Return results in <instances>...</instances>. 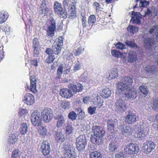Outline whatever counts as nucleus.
Listing matches in <instances>:
<instances>
[{
  "mask_svg": "<svg viewBox=\"0 0 158 158\" xmlns=\"http://www.w3.org/2000/svg\"><path fill=\"white\" fill-rule=\"evenodd\" d=\"M8 14L7 12H4L0 13V24L3 23L6 21L8 17Z\"/></svg>",
  "mask_w": 158,
  "mask_h": 158,
  "instance_id": "nucleus-41",
  "label": "nucleus"
},
{
  "mask_svg": "<svg viewBox=\"0 0 158 158\" xmlns=\"http://www.w3.org/2000/svg\"><path fill=\"white\" fill-rule=\"evenodd\" d=\"M28 127L27 125L25 123H23L20 126V131L22 135L26 134L27 131Z\"/></svg>",
  "mask_w": 158,
  "mask_h": 158,
  "instance_id": "nucleus-40",
  "label": "nucleus"
},
{
  "mask_svg": "<svg viewBox=\"0 0 158 158\" xmlns=\"http://www.w3.org/2000/svg\"><path fill=\"white\" fill-rule=\"evenodd\" d=\"M94 104L99 107L102 106L103 105V101L99 96H96V98L93 100Z\"/></svg>",
  "mask_w": 158,
  "mask_h": 158,
  "instance_id": "nucleus-28",
  "label": "nucleus"
},
{
  "mask_svg": "<svg viewBox=\"0 0 158 158\" xmlns=\"http://www.w3.org/2000/svg\"><path fill=\"white\" fill-rule=\"evenodd\" d=\"M93 6L95 10L96 13L100 11V5L97 2H95L93 3Z\"/></svg>",
  "mask_w": 158,
  "mask_h": 158,
  "instance_id": "nucleus-51",
  "label": "nucleus"
},
{
  "mask_svg": "<svg viewBox=\"0 0 158 158\" xmlns=\"http://www.w3.org/2000/svg\"><path fill=\"white\" fill-rule=\"evenodd\" d=\"M63 45L62 42H59L57 44L54 45L52 47V49L55 56L57 57V55L60 52L61 47Z\"/></svg>",
  "mask_w": 158,
  "mask_h": 158,
  "instance_id": "nucleus-23",
  "label": "nucleus"
},
{
  "mask_svg": "<svg viewBox=\"0 0 158 158\" xmlns=\"http://www.w3.org/2000/svg\"><path fill=\"white\" fill-rule=\"evenodd\" d=\"M39 43L38 40L35 38L33 40V48L34 56L37 57L39 54Z\"/></svg>",
  "mask_w": 158,
  "mask_h": 158,
  "instance_id": "nucleus-20",
  "label": "nucleus"
},
{
  "mask_svg": "<svg viewBox=\"0 0 158 158\" xmlns=\"http://www.w3.org/2000/svg\"><path fill=\"white\" fill-rule=\"evenodd\" d=\"M90 158H102V155L101 153L98 151H94L89 154Z\"/></svg>",
  "mask_w": 158,
  "mask_h": 158,
  "instance_id": "nucleus-37",
  "label": "nucleus"
},
{
  "mask_svg": "<svg viewBox=\"0 0 158 158\" xmlns=\"http://www.w3.org/2000/svg\"><path fill=\"white\" fill-rule=\"evenodd\" d=\"M148 32L150 34L155 35L156 39L158 40V25L152 26Z\"/></svg>",
  "mask_w": 158,
  "mask_h": 158,
  "instance_id": "nucleus-26",
  "label": "nucleus"
},
{
  "mask_svg": "<svg viewBox=\"0 0 158 158\" xmlns=\"http://www.w3.org/2000/svg\"><path fill=\"white\" fill-rule=\"evenodd\" d=\"M74 131V128L72 125L67 124L65 129V134L67 135H72Z\"/></svg>",
  "mask_w": 158,
  "mask_h": 158,
  "instance_id": "nucleus-34",
  "label": "nucleus"
},
{
  "mask_svg": "<svg viewBox=\"0 0 158 158\" xmlns=\"http://www.w3.org/2000/svg\"><path fill=\"white\" fill-rule=\"evenodd\" d=\"M137 119V116L135 114L129 113L125 117V121L129 124H132L136 122Z\"/></svg>",
  "mask_w": 158,
  "mask_h": 158,
  "instance_id": "nucleus-18",
  "label": "nucleus"
},
{
  "mask_svg": "<svg viewBox=\"0 0 158 158\" xmlns=\"http://www.w3.org/2000/svg\"><path fill=\"white\" fill-rule=\"evenodd\" d=\"M21 152L18 150H15L12 152L11 156L12 158H20Z\"/></svg>",
  "mask_w": 158,
  "mask_h": 158,
  "instance_id": "nucleus-46",
  "label": "nucleus"
},
{
  "mask_svg": "<svg viewBox=\"0 0 158 158\" xmlns=\"http://www.w3.org/2000/svg\"><path fill=\"white\" fill-rule=\"evenodd\" d=\"M23 101L27 105H31L35 102V100L34 96L32 94L28 93L24 95Z\"/></svg>",
  "mask_w": 158,
  "mask_h": 158,
  "instance_id": "nucleus-15",
  "label": "nucleus"
},
{
  "mask_svg": "<svg viewBox=\"0 0 158 158\" xmlns=\"http://www.w3.org/2000/svg\"><path fill=\"white\" fill-rule=\"evenodd\" d=\"M136 59V56L135 53L134 52H130L128 55V61L130 62H134Z\"/></svg>",
  "mask_w": 158,
  "mask_h": 158,
  "instance_id": "nucleus-39",
  "label": "nucleus"
},
{
  "mask_svg": "<svg viewBox=\"0 0 158 158\" xmlns=\"http://www.w3.org/2000/svg\"><path fill=\"white\" fill-rule=\"evenodd\" d=\"M92 132L93 135L91 138V142L98 145L102 144L103 140L101 138L105 133V131L102 128L96 126L93 127Z\"/></svg>",
  "mask_w": 158,
  "mask_h": 158,
  "instance_id": "nucleus-2",
  "label": "nucleus"
},
{
  "mask_svg": "<svg viewBox=\"0 0 158 158\" xmlns=\"http://www.w3.org/2000/svg\"><path fill=\"white\" fill-rule=\"evenodd\" d=\"M152 108L155 110H158V98H156L154 101Z\"/></svg>",
  "mask_w": 158,
  "mask_h": 158,
  "instance_id": "nucleus-56",
  "label": "nucleus"
},
{
  "mask_svg": "<svg viewBox=\"0 0 158 158\" xmlns=\"http://www.w3.org/2000/svg\"><path fill=\"white\" fill-rule=\"evenodd\" d=\"M41 116L42 120L44 123H49L53 118V112L50 108H45L41 111Z\"/></svg>",
  "mask_w": 158,
  "mask_h": 158,
  "instance_id": "nucleus-4",
  "label": "nucleus"
},
{
  "mask_svg": "<svg viewBox=\"0 0 158 158\" xmlns=\"http://www.w3.org/2000/svg\"><path fill=\"white\" fill-rule=\"evenodd\" d=\"M65 55H66V58L67 60H71L73 58V54L69 52H67Z\"/></svg>",
  "mask_w": 158,
  "mask_h": 158,
  "instance_id": "nucleus-61",
  "label": "nucleus"
},
{
  "mask_svg": "<svg viewBox=\"0 0 158 158\" xmlns=\"http://www.w3.org/2000/svg\"><path fill=\"white\" fill-rule=\"evenodd\" d=\"M84 50V48H83L81 47H80L76 50L75 52V55L77 56L79 55Z\"/></svg>",
  "mask_w": 158,
  "mask_h": 158,
  "instance_id": "nucleus-60",
  "label": "nucleus"
},
{
  "mask_svg": "<svg viewBox=\"0 0 158 158\" xmlns=\"http://www.w3.org/2000/svg\"><path fill=\"white\" fill-rule=\"evenodd\" d=\"M55 12L61 18H65L67 17V14L65 8H63L62 7L60 8L59 10H56Z\"/></svg>",
  "mask_w": 158,
  "mask_h": 158,
  "instance_id": "nucleus-29",
  "label": "nucleus"
},
{
  "mask_svg": "<svg viewBox=\"0 0 158 158\" xmlns=\"http://www.w3.org/2000/svg\"><path fill=\"white\" fill-rule=\"evenodd\" d=\"M45 8L42 9V13L44 14V15L47 16H50L52 13V10L49 7V6L44 7Z\"/></svg>",
  "mask_w": 158,
  "mask_h": 158,
  "instance_id": "nucleus-43",
  "label": "nucleus"
},
{
  "mask_svg": "<svg viewBox=\"0 0 158 158\" xmlns=\"http://www.w3.org/2000/svg\"><path fill=\"white\" fill-rule=\"evenodd\" d=\"M139 89L140 91L144 95H146L148 94V90L146 86L142 85L139 87Z\"/></svg>",
  "mask_w": 158,
  "mask_h": 158,
  "instance_id": "nucleus-45",
  "label": "nucleus"
},
{
  "mask_svg": "<svg viewBox=\"0 0 158 158\" xmlns=\"http://www.w3.org/2000/svg\"><path fill=\"white\" fill-rule=\"evenodd\" d=\"M111 92L109 89L106 88L102 90L101 96L103 98H107L111 95Z\"/></svg>",
  "mask_w": 158,
  "mask_h": 158,
  "instance_id": "nucleus-31",
  "label": "nucleus"
},
{
  "mask_svg": "<svg viewBox=\"0 0 158 158\" xmlns=\"http://www.w3.org/2000/svg\"><path fill=\"white\" fill-rule=\"evenodd\" d=\"M70 15L69 17L70 19H73L76 18V13L75 11V7L74 6H69L68 7Z\"/></svg>",
  "mask_w": 158,
  "mask_h": 158,
  "instance_id": "nucleus-30",
  "label": "nucleus"
},
{
  "mask_svg": "<svg viewBox=\"0 0 158 158\" xmlns=\"http://www.w3.org/2000/svg\"><path fill=\"white\" fill-rule=\"evenodd\" d=\"M60 94L62 97L67 98H70L73 95L71 91L67 88L61 89L60 91Z\"/></svg>",
  "mask_w": 158,
  "mask_h": 158,
  "instance_id": "nucleus-19",
  "label": "nucleus"
},
{
  "mask_svg": "<svg viewBox=\"0 0 158 158\" xmlns=\"http://www.w3.org/2000/svg\"><path fill=\"white\" fill-rule=\"evenodd\" d=\"M55 137L56 140L58 143L62 142L65 140L64 135L61 132H56Z\"/></svg>",
  "mask_w": 158,
  "mask_h": 158,
  "instance_id": "nucleus-27",
  "label": "nucleus"
},
{
  "mask_svg": "<svg viewBox=\"0 0 158 158\" xmlns=\"http://www.w3.org/2000/svg\"><path fill=\"white\" fill-rule=\"evenodd\" d=\"M127 30L128 31L133 35L135 33L138 31V28L135 26L129 25L127 28Z\"/></svg>",
  "mask_w": 158,
  "mask_h": 158,
  "instance_id": "nucleus-42",
  "label": "nucleus"
},
{
  "mask_svg": "<svg viewBox=\"0 0 158 158\" xmlns=\"http://www.w3.org/2000/svg\"><path fill=\"white\" fill-rule=\"evenodd\" d=\"M115 46L116 48L120 50H123L126 48L125 45L120 42H118L115 44Z\"/></svg>",
  "mask_w": 158,
  "mask_h": 158,
  "instance_id": "nucleus-49",
  "label": "nucleus"
},
{
  "mask_svg": "<svg viewBox=\"0 0 158 158\" xmlns=\"http://www.w3.org/2000/svg\"><path fill=\"white\" fill-rule=\"evenodd\" d=\"M63 5L64 8H68L69 6H74L73 3L69 0H64L63 2Z\"/></svg>",
  "mask_w": 158,
  "mask_h": 158,
  "instance_id": "nucleus-47",
  "label": "nucleus"
},
{
  "mask_svg": "<svg viewBox=\"0 0 158 158\" xmlns=\"http://www.w3.org/2000/svg\"><path fill=\"white\" fill-rule=\"evenodd\" d=\"M96 22V18L94 15H90L88 19V22L89 25L92 26Z\"/></svg>",
  "mask_w": 158,
  "mask_h": 158,
  "instance_id": "nucleus-38",
  "label": "nucleus"
},
{
  "mask_svg": "<svg viewBox=\"0 0 158 158\" xmlns=\"http://www.w3.org/2000/svg\"><path fill=\"white\" fill-rule=\"evenodd\" d=\"M156 144L152 141H147L143 144V149L147 154H149L155 148Z\"/></svg>",
  "mask_w": 158,
  "mask_h": 158,
  "instance_id": "nucleus-11",
  "label": "nucleus"
},
{
  "mask_svg": "<svg viewBox=\"0 0 158 158\" xmlns=\"http://www.w3.org/2000/svg\"><path fill=\"white\" fill-rule=\"evenodd\" d=\"M81 65L80 63H77L75 65L73 68V70L76 72L77 71L81 69Z\"/></svg>",
  "mask_w": 158,
  "mask_h": 158,
  "instance_id": "nucleus-64",
  "label": "nucleus"
},
{
  "mask_svg": "<svg viewBox=\"0 0 158 158\" xmlns=\"http://www.w3.org/2000/svg\"><path fill=\"white\" fill-rule=\"evenodd\" d=\"M41 118H40V113L38 111L32 113L31 117V120L32 124L35 126H39L41 122Z\"/></svg>",
  "mask_w": 158,
  "mask_h": 158,
  "instance_id": "nucleus-8",
  "label": "nucleus"
},
{
  "mask_svg": "<svg viewBox=\"0 0 158 158\" xmlns=\"http://www.w3.org/2000/svg\"><path fill=\"white\" fill-rule=\"evenodd\" d=\"M45 52L47 54H48L49 55V56H55L54 55V52H53L52 49H51L50 48H48L46 49Z\"/></svg>",
  "mask_w": 158,
  "mask_h": 158,
  "instance_id": "nucleus-63",
  "label": "nucleus"
},
{
  "mask_svg": "<svg viewBox=\"0 0 158 158\" xmlns=\"http://www.w3.org/2000/svg\"><path fill=\"white\" fill-rule=\"evenodd\" d=\"M124 151L127 154H136L138 152L139 148L138 146L133 143H129L124 148Z\"/></svg>",
  "mask_w": 158,
  "mask_h": 158,
  "instance_id": "nucleus-9",
  "label": "nucleus"
},
{
  "mask_svg": "<svg viewBox=\"0 0 158 158\" xmlns=\"http://www.w3.org/2000/svg\"><path fill=\"white\" fill-rule=\"evenodd\" d=\"M68 87L73 92H77L82 90L83 86L80 83L73 82L70 83L68 84Z\"/></svg>",
  "mask_w": 158,
  "mask_h": 158,
  "instance_id": "nucleus-13",
  "label": "nucleus"
},
{
  "mask_svg": "<svg viewBox=\"0 0 158 158\" xmlns=\"http://www.w3.org/2000/svg\"><path fill=\"white\" fill-rule=\"evenodd\" d=\"M40 149L43 155L48 156L51 151L50 143L48 141H43L41 144Z\"/></svg>",
  "mask_w": 158,
  "mask_h": 158,
  "instance_id": "nucleus-12",
  "label": "nucleus"
},
{
  "mask_svg": "<svg viewBox=\"0 0 158 158\" xmlns=\"http://www.w3.org/2000/svg\"><path fill=\"white\" fill-rule=\"evenodd\" d=\"M122 134L126 136H128L131 135L132 130L131 128L129 126L125 125H121L119 128Z\"/></svg>",
  "mask_w": 158,
  "mask_h": 158,
  "instance_id": "nucleus-14",
  "label": "nucleus"
},
{
  "mask_svg": "<svg viewBox=\"0 0 158 158\" xmlns=\"http://www.w3.org/2000/svg\"><path fill=\"white\" fill-rule=\"evenodd\" d=\"M149 4V3L148 1L144 0L140 2L139 6L140 7H145L148 5Z\"/></svg>",
  "mask_w": 158,
  "mask_h": 158,
  "instance_id": "nucleus-59",
  "label": "nucleus"
},
{
  "mask_svg": "<svg viewBox=\"0 0 158 158\" xmlns=\"http://www.w3.org/2000/svg\"><path fill=\"white\" fill-rule=\"evenodd\" d=\"M56 57L55 56H49L46 59V62L48 63H50L53 62L54 60L56 58Z\"/></svg>",
  "mask_w": 158,
  "mask_h": 158,
  "instance_id": "nucleus-52",
  "label": "nucleus"
},
{
  "mask_svg": "<svg viewBox=\"0 0 158 158\" xmlns=\"http://www.w3.org/2000/svg\"><path fill=\"white\" fill-rule=\"evenodd\" d=\"M143 46L147 50L153 51L158 49L156 42L152 37H148L144 39Z\"/></svg>",
  "mask_w": 158,
  "mask_h": 158,
  "instance_id": "nucleus-3",
  "label": "nucleus"
},
{
  "mask_svg": "<svg viewBox=\"0 0 158 158\" xmlns=\"http://www.w3.org/2000/svg\"><path fill=\"white\" fill-rule=\"evenodd\" d=\"M136 128L137 129L138 132L137 134V136L138 138L144 139L145 137V133L144 131V127L143 125H138L136 126Z\"/></svg>",
  "mask_w": 158,
  "mask_h": 158,
  "instance_id": "nucleus-21",
  "label": "nucleus"
},
{
  "mask_svg": "<svg viewBox=\"0 0 158 158\" xmlns=\"http://www.w3.org/2000/svg\"><path fill=\"white\" fill-rule=\"evenodd\" d=\"M125 44L128 47H129L131 48L137 47V45L135 43L130 41L127 40L125 42Z\"/></svg>",
  "mask_w": 158,
  "mask_h": 158,
  "instance_id": "nucleus-50",
  "label": "nucleus"
},
{
  "mask_svg": "<svg viewBox=\"0 0 158 158\" xmlns=\"http://www.w3.org/2000/svg\"><path fill=\"white\" fill-rule=\"evenodd\" d=\"M132 17L131 20L133 23L139 24L140 23L141 15L139 12H137L134 11L132 12Z\"/></svg>",
  "mask_w": 158,
  "mask_h": 158,
  "instance_id": "nucleus-17",
  "label": "nucleus"
},
{
  "mask_svg": "<svg viewBox=\"0 0 158 158\" xmlns=\"http://www.w3.org/2000/svg\"><path fill=\"white\" fill-rule=\"evenodd\" d=\"M28 112L26 109H22L20 110L19 112V115L20 116H23L27 114Z\"/></svg>",
  "mask_w": 158,
  "mask_h": 158,
  "instance_id": "nucleus-54",
  "label": "nucleus"
},
{
  "mask_svg": "<svg viewBox=\"0 0 158 158\" xmlns=\"http://www.w3.org/2000/svg\"><path fill=\"white\" fill-rule=\"evenodd\" d=\"M62 7L61 4L60 3L58 2H55L54 5V8L55 11H56L57 10H59L60 8Z\"/></svg>",
  "mask_w": 158,
  "mask_h": 158,
  "instance_id": "nucleus-58",
  "label": "nucleus"
},
{
  "mask_svg": "<svg viewBox=\"0 0 158 158\" xmlns=\"http://www.w3.org/2000/svg\"><path fill=\"white\" fill-rule=\"evenodd\" d=\"M62 108L64 109H69L70 108V102L64 101L62 104Z\"/></svg>",
  "mask_w": 158,
  "mask_h": 158,
  "instance_id": "nucleus-53",
  "label": "nucleus"
},
{
  "mask_svg": "<svg viewBox=\"0 0 158 158\" xmlns=\"http://www.w3.org/2000/svg\"><path fill=\"white\" fill-rule=\"evenodd\" d=\"M31 83L30 86H29L27 84V86L28 89L33 93L37 92V90L36 87V81L35 77H31L30 78Z\"/></svg>",
  "mask_w": 158,
  "mask_h": 158,
  "instance_id": "nucleus-16",
  "label": "nucleus"
},
{
  "mask_svg": "<svg viewBox=\"0 0 158 158\" xmlns=\"http://www.w3.org/2000/svg\"><path fill=\"white\" fill-rule=\"evenodd\" d=\"M17 136L15 134H12L9 136L8 140V143L10 145L14 144L17 140Z\"/></svg>",
  "mask_w": 158,
  "mask_h": 158,
  "instance_id": "nucleus-35",
  "label": "nucleus"
},
{
  "mask_svg": "<svg viewBox=\"0 0 158 158\" xmlns=\"http://www.w3.org/2000/svg\"><path fill=\"white\" fill-rule=\"evenodd\" d=\"M86 139L85 135H80L76 139V145L77 150L79 151L84 150L86 145Z\"/></svg>",
  "mask_w": 158,
  "mask_h": 158,
  "instance_id": "nucleus-5",
  "label": "nucleus"
},
{
  "mask_svg": "<svg viewBox=\"0 0 158 158\" xmlns=\"http://www.w3.org/2000/svg\"><path fill=\"white\" fill-rule=\"evenodd\" d=\"M118 76L117 69L116 68L113 69L109 71L106 75V77L109 80L114 79Z\"/></svg>",
  "mask_w": 158,
  "mask_h": 158,
  "instance_id": "nucleus-22",
  "label": "nucleus"
},
{
  "mask_svg": "<svg viewBox=\"0 0 158 158\" xmlns=\"http://www.w3.org/2000/svg\"><path fill=\"white\" fill-rule=\"evenodd\" d=\"M115 122L112 120H109L107 121V127L109 131L111 133L114 132Z\"/></svg>",
  "mask_w": 158,
  "mask_h": 158,
  "instance_id": "nucleus-33",
  "label": "nucleus"
},
{
  "mask_svg": "<svg viewBox=\"0 0 158 158\" xmlns=\"http://www.w3.org/2000/svg\"><path fill=\"white\" fill-rule=\"evenodd\" d=\"M47 34L50 36H53L54 35V32L56 31V27L55 20L54 19L51 20L49 22L48 25L47 26Z\"/></svg>",
  "mask_w": 158,
  "mask_h": 158,
  "instance_id": "nucleus-10",
  "label": "nucleus"
},
{
  "mask_svg": "<svg viewBox=\"0 0 158 158\" xmlns=\"http://www.w3.org/2000/svg\"><path fill=\"white\" fill-rule=\"evenodd\" d=\"M115 110L118 112H122L126 109V104L124 100L121 98L116 99L114 106Z\"/></svg>",
  "mask_w": 158,
  "mask_h": 158,
  "instance_id": "nucleus-7",
  "label": "nucleus"
},
{
  "mask_svg": "<svg viewBox=\"0 0 158 158\" xmlns=\"http://www.w3.org/2000/svg\"><path fill=\"white\" fill-rule=\"evenodd\" d=\"M96 110V107H92V106H89L88 109V112L89 114H92L95 113Z\"/></svg>",
  "mask_w": 158,
  "mask_h": 158,
  "instance_id": "nucleus-55",
  "label": "nucleus"
},
{
  "mask_svg": "<svg viewBox=\"0 0 158 158\" xmlns=\"http://www.w3.org/2000/svg\"><path fill=\"white\" fill-rule=\"evenodd\" d=\"M118 147L117 143L115 141L111 142L108 147L109 151L110 152H113L116 150Z\"/></svg>",
  "mask_w": 158,
  "mask_h": 158,
  "instance_id": "nucleus-32",
  "label": "nucleus"
},
{
  "mask_svg": "<svg viewBox=\"0 0 158 158\" xmlns=\"http://www.w3.org/2000/svg\"><path fill=\"white\" fill-rule=\"evenodd\" d=\"M63 68L61 65L59 66L57 69V74L60 76L63 72Z\"/></svg>",
  "mask_w": 158,
  "mask_h": 158,
  "instance_id": "nucleus-62",
  "label": "nucleus"
},
{
  "mask_svg": "<svg viewBox=\"0 0 158 158\" xmlns=\"http://www.w3.org/2000/svg\"><path fill=\"white\" fill-rule=\"evenodd\" d=\"M56 119L57 120L56 125L57 127H60L65 126V121L64 117L62 115L57 116Z\"/></svg>",
  "mask_w": 158,
  "mask_h": 158,
  "instance_id": "nucleus-24",
  "label": "nucleus"
},
{
  "mask_svg": "<svg viewBox=\"0 0 158 158\" xmlns=\"http://www.w3.org/2000/svg\"><path fill=\"white\" fill-rule=\"evenodd\" d=\"M133 82L132 79L130 77H123L122 81L118 82L116 84V94L121 97L125 98L126 99L130 100L135 99L137 95L136 90L130 86Z\"/></svg>",
  "mask_w": 158,
  "mask_h": 158,
  "instance_id": "nucleus-1",
  "label": "nucleus"
},
{
  "mask_svg": "<svg viewBox=\"0 0 158 158\" xmlns=\"http://www.w3.org/2000/svg\"><path fill=\"white\" fill-rule=\"evenodd\" d=\"M40 4L43 8L49 6V2L48 0H42Z\"/></svg>",
  "mask_w": 158,
  "mask_h": 158,
  "instance_id": "nucleus-57",
  "label": "nucleus"
},
{
  "mask_svg": "<svg viewBox=\"0 0 158 158\" xmlns=\"http://www.w3.org/2000/svg\"><path fill=\"white\" fill-rule=\"evenodd\" d=\"M112 55L116 58L120 57L122 56V54L118 51L116 50H112L111 51Z\"/></svg>",
  "mask_w": 158,
  "mask_h": 158,
  "instance_id": "nucleus-44",
  "label": "nucleus"
},
{
  "mask_svg": "<svg viewBox=\"0 0 158 158\" xmlns=\"http://www.w3.org/2000/svg\"><path fill=\"white\" fill-rule=\"evenodd\" d=\"M68 117L69 119L73 121L76 119L77 115L75 112L73 111L69 113Z\"/></svg>",
  "mask_w": 158,
  "mask_h": 158,
  "instance_id": "nucleus-48",
  "label": "nucleus"
},
{
  "mask_svg": "<svg viewBox=\"0 0 158 158\" xmlns=\"http://www.w3.org/2000/svg\"><path fill=\"white\" fill-rule=\"evenodd\" d=\"M71 148L70 145L67 144L64 146L62 158H76V153L75 151L72 150Z\"/></svg>",
  "mask_w": 158,
  "mask_h": 158,
  "instance_id": "nucleus-6",
  "label": "nucleus"
},
{
  "mask_svg": "<svg viewBox=\"0 0 158 158\" xmlns=\"http://www.w3.org/2000/svg\"><path fill=\"white\" fill-rule=\"evenodd\" d=\"M38 131L40 135L43 138L45 137L47 135V130L45 126L43 125L39 126Z\"/></svg>",
  "mask_w": 158,
  "mask_h": 158,
  "instance_id": "nucleus-25",
  "label": "nucleus"
},
{
  "mask_svg": "<svg viewBox=\"0 0 158 158\" xmlns=\"http://www.w3.org/2000/svg\"><path fill=\"white\" fill-rule=\"evenodd\" d=\"M145 70L150 75L154 74L156 72L155 67L153 65H148L145 68Z\"/></svg>",
  "mask_w": 158,
  "mask_h": 158,
  "instance_id": "nucleus-36",
  "label": "nucleus"
}]
</instances>
